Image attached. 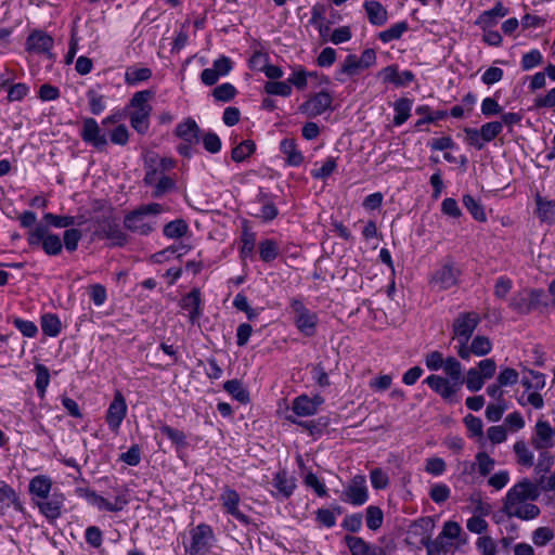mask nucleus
I'll list each match as a JSON object with an SVG mask.
<instances>
[{
    "label": "nucleus",
    "mask_w": 555,
    "mask_h": 555,
    "mask_svg": "<svg viewBox=\"0 0 555 555\" xmlns=\"http://www.w3.org/2000/svg\"><path fill=\"white\" fill-rule=\"evenodd\" d=\"M175 134L184 142L198 143L201 128L193 118L189 117L176 126Z\"/></svg>",
    "instance_id": "obj_25"
},
{
    "label": "nucleus",
    "mask_w": 555,
    "mask_h": 555,
    "mask_svg": "<svg viewBox=\"0 0 555 555\" xmlns=\"http://www.w3.org/2000/svg\"><path fill=\"white\" fill-rule=\"evenodd\" d=\"M154 95L155 92L152 90L138 91L127 105V108L131 109L129 113L130 125L139 134H145L150 129V116L153 109L150 101Z\"/></svg>",
    "instance_id": "obj_2"
},
{
    "label": "nucleus",
    "mask_w": 555,
    "mask_h": 555,
    "mask_svg": "<svg viewBox=\"0 0 555 555\" xmlns=\"http://www.w3.org/2000/svg\"><path fill=\"white\" fill-rule=\"evenodd\" d=\"M539 451H540V454H539L538 463L534 466V472H535L538 478L541 475L546 476V473H548L550 469L552 468V466L554 465V456L551 452H548L547 450H539Z\"/></svg>",
    "instance_id": "obj_55"
},
{
    "label": "nucleus",
    "mask_w": 555,
    "mask_h": 555,
    "mask_svg": "<svg viewBox=\"0 0 555 555\" xmlns=\"http://www.w3.org/2000/svg\"><path fill=\"white\" fill-rule=\"evenodd\" d=\"M451 490L444 483H436L431 487L429 491L430 499L437 503H444L450 498Z\"/></svg>",
    "instance_id": "obj_63"
},
{
    "label": "nucleus",
    "mask_w": 555,
    "mask_h": 555,
    "mask_svg": "<svg viewBox=\"0 0 555 555\" xmlns=\"http://www.w3.org/2000/svg\"><path fill=\"white\" fill-rule=\"evenodd\" d=\"M41 330L44 335L56 337L62 330V323L56 314L46 313L41 317Z\"/></svg>",
    "instance_id": "obj_40"
},
{
    "label": "nucleus",
    "mask_w": 555,
    "mask_h": 555,
    "mask_svg": "<svg viewBox=\"0 0 555 555\" xmlns=\"http://www.w3.org/2000/svg\"><path fill=\"white\" fill-rule=\"evenodd\" d=\"M502 512L509 518L516 517L521 520H531L540 515V508L532 503L503 504Z\"/></svg>",
    "instance_id": "obj_22"
},
{
    "label": "nucleus",
    "mask_w": 555,
    "mask_h": 555,
    "mask_svg": "<svg viewBox=\"0 0 555 555\" xmlns=\"http://www.w3.org/2000/svg\"><path fill=\"white\" fill-rule=\"evenodd\" d=\"M223 389L233 396L241 403L249 401V393L243 388L242 384L237 379H230L223 384Z\"/></svg>",
    "instance_id": "obj_47"
},
{
    "label": "nucleus",
    "mask_w": 555,
    "mask_h": 555,
    "mask_svg": "<svg viewBox=\"0 0 555 555\" xmlns=\"http://www.w3.org/2000/svg\"><path fill=\"white\" fill-rule=\"evenodd\" d=\"M212 537L210 526L206 524L197 525L191 531V544L189 547L190 555H204L209 547V539Z\"/></svg>",
    "instance_id": "obj_16"
},
{
    "label": "nucleus",
    "mask_w": 555,
    "mask_h": 555,
    "mask_svg": "<svg viewBox=\"0 0 555 555\" xmlns=\"http://www.w3.org/2000/svg\"><path fill=\"white\" fill-rule=\"evenodd\" d=\"M372 487L376 490L386 489L389 485V477L382 468H374L370 473Z\"/></svg>",
    "instance_id": "obj_62"
},
{
    "label": "nucleus",
    "mask_w": 555,
    "mask_h": 555,
    "mask_svg": "<svg viewBox=\"0 0 555 555\" xmlns=\"http://www.w3.org/2000/svg\"><path fill=\"white\" fill-rule=\"evenodd\" d=\"M10 504L15 508L22 507L15 490L4 481H0V505L9 506Z\"/></svg>",
    "instance_id": "obj_53"
},
{
    "label": "nucleus",
    "mask_w": 555,
    "mask_h": 555,
    "mask_svg": "<svg viewBox=\"0 0 555 555\" xmlns=\"http://www.w3.org/2000/svg\"><path fill=\"white\" fill-rule=\"evenodd\" d=\"M513 449L519 464L528 467L533 465V454L524 440L516 441Z\"/></svg>",
    "instance_id": "obj_54"
},
{
    "label": "nucleus",
    "mask_w": 555,
    "mask_h": 555,
    "mask_svg": "<svg viewBox=\"0 0 555 555\" xmlns=\"http://www.w3.org/2000/svg\"><path fill=\"white\" fill-rule=\"evenodd\" d=\"M479 323L480 317L476 312H463L457 315L453 322V333L460 345L469 341Z\"/></svg>",
    "instance_id": "obj_10"
},
{
    "label": "nucleus",
    "mask_w": 555,
    "mask_h": 555,
    "mask_svg": "<svg viewBox=\"0 0 555 555\" xmlns=\"http://www.w3.org/2000/svg\"><path fill=\"white\" fill-rule=\"evenodd\" d=\"M256 151V144L253 140L242 141L231 151V158L235 163H242Z\"/></svg>",
    "instance_id": "obj_42"
},
{
    "label": "nucleus",
    "mask_w": 555,
    "mask_h": 555,
    "mask_svg": "<svg viewBox=\"0 0 555 555\" xmlns=\"http://www.w3.org/2000/svg\"><path fill=\"white\" fill-rule=\"evenodd\" d=\"M281 152L286 156V163L289 166H299L304 162L301 152L297 150L294 139H283L280 143Z\"/></svg>",
    "instance_id": "obj_34"
},
{
    "label": "nucleus",
    "mask_w": 555,
    "mask_h": 555,
    "mask_svg": "<svg viewBox=\"0 0 555 555\" xmlns=\"http://www.w3.org/2000/svg\"><path fill=\"white\" fill-rule=\"evenodd\" d=\"M336 167V158L327 157L319 169H314L311 171V176L314 179H326L335 171Z\"/></svg>",
    "instance_id": "obj_61"
},
{
    "label": "nucleus",
    "mask_w": 555,
    "mask_h": 555,
    "mask_svg": "<svg viewBox=\"0 0 555 555\" xmlns=\"http://www.w3.org/2000/svg\"><path fill=\"white\" fill-rule=\"evenodd\" d=\"M91 505L98 507L100 511H107V512H119L121 511L127 504L128 499L125 493H119L115 496L114 502H109L102 495L98 494L95 491L93 494H91V498L89 502Z\"/></svg>",
    "instance_id": "obj_24"
},
{
    "label": "nucleus",
    "mask_w": 555,
    "mask_h": 555,
    "mask_svg": "<svg viewBox=\"0 0 555 555\" xmlns=\"http://www.w3.org/2000/svg\"><path fill=\"white\" fill-rule=\"evenodd\" d=\"M363 69L364 67L362 66L359 57L356 54H348L345 57L344 62L340 64V67L336 73L335 79L340 82H344V76L353 77Z\"/></svg>",
    "instance_id": "obj_31"
},
{
    "label": "nucleus",
    "mask_w": 555,
    "mask_h": 555,
    "mask_svg": "<svg viewBox=\"0 0 555 555\" xmlns=\"http://www.w3.org/2000/svg\"><path fill=\"white\" fill-rule=\"evenodd\" d=\"M529 378L533 383V391H531L528 396L526 401H522V399H518V402L521 405L530 404L534 409H542L544 405L543 397L539 393V390H542L546 385V376L544 373L534 371V370H526Z\"/></svg>",
    "instance_id": "obj_19"
},
{
    "label": "nucleus",
    "mask_w": 555,
    "mask_h": 555,
    "mask_svg": "<svg viewBox=\"0 0 555 555\" xmlns=\"http://www.w3.org/2000/svg\"><path fill=\"white\" fill-rule=\"evenodd\" d=\"M272 485L283 499H288L296 488L295 478L291 477L285 469L279 470L274 475Z\"/></svg>",
    "instance_id": "obj_29"
},
{
    "label": "nucleus",
    "mask_w": 555,
    "mask_h": 555,
    "mask_svg": "<svg viewBox=\"0 0 555 555\" xmlns=\"http://www.w3.org/2000/svg\"><path fill=\"white\" fill-rule=\"evenodd\" d=\"M54 40L43 30H34L29 34L26 40V50L36 54H44L49 59L52 57L51 50Z\"/></svg>",
    "instance_id": "obj_17"
},
{
    "label": "nucleus",
    "mask_w": 555,
    "mask_h": 555,
    "mask_svg": "<svg viewBox=\"0 0 555 555\" xmlns=\"http://www.w3.org/2000/svg\"><path fill=\"white\" fill-rule=\"evenodd\" d=\"M363 8L369 22L374 26H383L388 20L386 8L377 0L365 1Z\"/></svg>",
    "instance_id": "obj_30"
},
{
    "label": "nucleus",
    "mask_w": 555,
    "mask_h": 555,
    "mask_svg": "<svg viewBox=\"0 0 555 555\" xmlns=\"http://www.w3.org/2000/svg\"><path fill=\"white\" fill-rule=\"evenodd\" d=\"M160 433L165 435L177 448L188 447L186 435L177 428L169 425H163L159 428Z\"/></svg>",
    "instance_id": "obj_49"
},
{
    "label": "nucleus",
    "mask_w": 555,
    "mask_h": 555,
    "mask_svg": "<svg viewBox=\"0 0 555 555\" xmlns=\"http://www.w3.org/2000/svg\"><path fill=\"white\" fill-rule=\"evenodd\" d=\"M543 62L542 53L538 49H533L526 53L521 57L522 70H530L535 66H539Z\"/></svg>",
    "instance_id": "obj_60"
},
{
    "label": "nucleus",
    "mask_w": 555,
    "mask_h": 555,
    "mask_svg": "<svg viewBox=\"0 0 555 555\" xmlns=\"http://www.w3.org/2000/svg\"><path fill=\"white\" fill-rule=\"evenodd\" d=\"M442 367L449 378L433 374L429 375L424 383L444 401L452 403L456 401L455 395L461 390L464 384L462 364L454 357H448Z\"/></svg>",
    "instance_id": "obj_1"
},
{
    "label": "nucleus",
    "mask_w": 555,
    "mask_h": 555,
    "mask_svg": "<svg viewBox=\"0 0 555 555\" xmlns=\"http://www.w3.org/2000/svg\"><path fill=\"white\" fill-rule=\"evenodd\" d=\"M412 100L408 99V98H400L399 100H397L393 104V111H395V116H393V125L395 126H401L402 124H404L409 117H410V112H411V108H412Z\"/></svg>",
    "instance_id": "obj_36"
},
{
    "label": "nucleus",
    "mask_w": 555,
    "mask_h": 555,
    "mask_svg": "<svg viewBox=\"0 0 555 555\" xmlns=\"http://www.w3.org/2000/svg\"><path fill=\"white\" fill-rule=\"evenodd\" d=\"M104 236L109 240L112 246L122 247L128 243L127 234L120 229L119 224L114 220H106V223L102 227Z\"/></svg>",
    "instance_id": "obj_32"
},
{
    "label": "nucleus",
    "mask_w": 555,
    "mask_h": 555,
    "mask_svg": "<svg viewBox=\"0 0 555 555\" xmlns=\"http://www.w3.org/2000/svg\"><path fill=\"white\" fill-rule=\"evenodd\" d=\"M189 231V225L183 219H176L165 224L163 233L168 238H180Z\"/></svg>",
    "instance_id": "obj_43"
},
{
    "label": "nucleus",
    "mask_w": 555,
    "mask_h": 555,
    "mask_svg": "<svg viewBox=\"0 0 555 555\" xmlns=\"http://www.w3.org/2000/svg\"><path fill=\"white\" fill-rule=\"evenodd\" d=\"M236 93H237L236 88L230 82H224L222 85L217 86L211 92L214 99L217 102H224V103L233 100L235 98Z\"/></svg>",
    "instance_id": "obj_51"
},
{
    "label": "nucleus",
    "mask_w": 555,
    "mask_h": 555,
    "mask_svg": "<svg viewBox=\"0 0 555 555\" xmlns=\"http://www.w3.org/2000/svg\"><path fill=\"white\" fill-rule=\"evenodd\" d=\"M81 140L99 152H104L108 145L106 133L100 127L99 122L92 117L82 119V126L79 131Z\"/></svg>",
    "instance_id": "obj_7"
},
{
    "label": "nucleus",
    "mask_w": 555,
    "mask_h": 555,
    "mask_svg": "<svg viewBox=\"0 0 555 555\" xmlns=\"http://www.w3.org/2000/svg\"><path fill=\"white\" fill-rule=\"evenodd\" d=\"M554 429L547 421L538 420L534 426V434L531 437V444L535 450H547L554 447Z\"/></svg>",
    "instance_id": "obj_18"
},
{
    "label": "nucleus",
    "mask_w": 555,
    "mask_h": 555,
    "mask_svg": "<svg viewBox=\"0 0 555 555\" xmlns=\"http://www.w3.org/2000/svg\"><path fill=\"white\" fill-rule=\"evenodd\" d=\"M28 490L36 503V500H43L51 494L52 480L46 475H37L29 481Z\"/></svg>",
    "instance_id": "obj_26"
},
{
    "label": "nucleus",
    "mask_w": 555,
    "mask_h": 555,
    "mask_svg": "<svg viewBox=\"0 0 555 555\" xmlns=\"http://www.w3.org/2000/svg\"><path fill=\"white\" fill-rule=\"evenodd\" d=\"M541 491L535 482L529 479H522L514 485L506 493L503 504H518L527 501H534L539 498Z\"/></svg>",
    "instance_id": "obj_8"
},
{
    "label": "nucleus",
    "mask_w": 555,
    "mask_h": 555,
    "mask_svg": "<svg viewBox=\"0 0 555 555\" xmlns=\"http://www.w3.org/2000/svg\"><path fill=\"white\" fill-rule=\"evenodd\" d=\"M346 545L352 555H376L375 548L377 545H371L360 537L346 535Z\"/></svg>",
    "instance_id": "obj_33"
},
{
    "label": "nucleus",
    "mask_w": 555,
    "mask_h": 555,
    "mask_svg": "<svg viewBox=\"0 0 555 555\" xmlns=\"http://www.w3.org/2000/svg\"><path fill=\"white\" fill-rule=\"evenodd\" d=\"M415 113L417 115L424 116L423 118L418 119L415 124L416 128H421L425 124L434 122L437 120L444 119L448 115L447 111H435L431 112L430 107L428 105H421L417 106L415 109Z\"/></svg>",
    "instance_id": "obj_37"
},
{
    "label": "nucleus",
    "mask_w": 555,
    "mask_h": 555,
    "mask_svg": "<svg viewBox=\"0 0 555 555\" xmlns=\"http://www.w3.org/2000/svg\"><path fill=\"white\" fill-rule=\"evenodd\" d=\"M491 349L492 344L490 339L487 336L477 335L469 346L468 343L461 344L457 349V354L463 360H468L470 354L482 357L488 354Z\"/></svg>",
    "instance_id": "obj_21"
},
{
    "label": "nucleus",
    "mask_w": 555,
    "mask_h": 555,
    "mask_svg": "<svg viewBox=\"0 0 555 555\" xmlns=\"http://www.w3.org/2000/svg\"><path fill=\"white\" fill-rule=\"evenodd\" d=\"M507 14L508 9H506L502 2L499 1L491 10L485 11L479 15L478 20L476 21V25L486 30L495 26L498 24V20L506 16Z\"/></svg>",
    "instance_id": "obj_27"
},
{
    "label": "nucleus",
    "mask_w": 555,
    "mask_h": 555,
    "mask_svg": "<svg viewBox=\"0 0 555 555\" xmlns=\"http://www.w3.org/2000/svg\"><path fill=\"white\" fill-rule=\"evenodd\" d=\"M266 93L270 95L289 96L292 94V87L286 81H268L264 85Z\"/></svg>",
    "instance_id": "obj_56"
},
{
    "label": "nucleus",
    "mask_w": 555,
    "mask_h": 555,
    "mask_svg": "<svg viewBox=\"0 0 555 555\" xmlns=\"http://www.w3.org/2000/svg\"><path fill=\"white\" fill-rule=\"evenodd\" d=\"M8 87V101L15 102L22 101L29 92V87L26 83L18 82L9 86V80H2L0 88Z\"/></svg>",
    "instance_id": "obj_41"
},
{
    "label": "nucleus",
    "mask_w": 555,
    "mask_h": 555,
    "mask_svg": "<svg viewBox=\"0 0 555 555\" xmlns=\"http://www.w3.org/2000/svg\"><path fill=\"white\" fill-rule=\"evenodd\" d=\"M162 210L163 207L158 203L142 205L125 216L124 227L132 233L149 235L154 231L155 224V222L149 219V216H156Z\"/></svg>",
    "instance_id": "obj_3"
},
{
    "label": "nucleus",
    "mask_w": 555,
    "mask_h": 555,
    "mask_svg": "<svg viewBox=\"0 0 555 555\" xmlns=\"http://www.w3.org/2000/svg\"><path fill=\"white\" fill-rule=\"evenodd\" d=\"M43 219L47 222L46 225H50L56 229L65 228L66 230L69 227H74L76 222V217L74 216H59L52 212H47L43 216Z\"/></svg>",
    "instance_id": "obj_48"
},
{
    "label": "nucleus",
    "mask_w": 555,
    "mask_h": 555,
    "mask_svg": "<svg viewBox=\"0 0 555 555\" xmlns=\"http://www.w3.org/2000/svg\"><path fill=\"white\" fill-rule=\"evenodd\" d=\"M259 256L260 259L266 262H272L280 255L279 243L272 238H266L259 242Z\"/></svg>",
    "instance_id": "obj_35"
},
{
    "label": "nucleus",
    "mask_w": 555,
    "mask_h": 555,
    "mask_svg": "<svg viewBox=\"0 0 555 555\" xmlns=\"http://www.w3.org/2000/svg\"><path fill=\"white\" fill-rule=\"evenodd\" d=\"M293 412L298 416H311L315 414L314 405L307 395H301L293 400Z\"/></svg>",
    "instance_id": "obj_44"
},
{
    "label": "nucleus",
    "mask_w": 555,
    "mask_h": 555,
    "mask_svg": "<svg viewBox=\"0 0 555 555\" xmlns=\"http://www.w3.org/2000/svg\"><path fill=\"white\" fill-rule=\"evenodd\" d=\"M409 29V24L405 21L398 22L393 25H391L386 30H383L378 34V39L384 42L388 43L393 40H398L402 37V35Z\"/></svg>",
    "instance_id": "obj_39"
},
{
    "label": "nucleus",
    "mask_w": 555,
    "mask_h": 555,
    "mask_svg": "<svg viewBox=\"0 0 555 555\" xmlns=\"http://www.w3.org/2000/svg\"><path fill=\"white\" fill-rule=\"evenodd\" d=\"M463 205L473 216V218L477 221L485 222L487 220V215L485 212V208L481 203L475 199L472 195L465 194L463 196Z\"/></svg>",
    "instance_id": "obj_45"
},
{
    "label": "nucleus",
    "mask_w": 555,
    "mask_h": 555,
    "mask_svg": "<svg viewBox=\"0 0 555 555\" xmlns=\"http://www.w3.org/2000/svg\"><path fill=\"white\" fill-rule=\"evenodd\" d=\"M126 414L127 403L125 397L120 391H116L105 416L106 423L112 431H118Z\"/></svg>",
    "instance_id": "obj_12"
},
{
    "label": "nucleus",
    "mask_w": 555,
    "mask_h": 555,
    "mask_svg": "<svg viewBox=\"0 0 555 555\" xmlns=\"http://www.w3.org/2000/svg\"><path fill=\"white\" fill-rule=\"evenodd\" d=\"M82 238V232L79 229L70 228L64 231L63 233V247L68 253H74L78 248V244Z\"/></svg>",
    "instance_id": "obj_52"
},
{
    "label": "nucleus",
    "mask_w": 555,
    "mask_h": 555,
    "mask_svg": "<svg viewBox=\"0 0 555 555\" xmlns=\"http://www.w3.org/2000/svg\"><path fill=\"white\" fill-rule=\"evenodd\" d=\"M464 383L466 384L468 390L476 392L482 388L485 378L476 367H472L468 370Z\"/></svg>",
    "instance_id": "obj_58"
},
{
    "label": "nucleus",
    "mask_w": 555,
    "mask_h": 555,
    "mask_svg": "<svg viewBox=\"0 0 555 555\" xmlns=\"http://www.w3.org/2000/svg\"><path fill=\"white\" fill-rule=\"evenodd\" d=\"M289 307L292 320L298 332L306 337L314 336L319 324L318 313L311 311L300 299L297 298L291 299Z\"/></svg>",
    "instance_id": "obj_5"
},
{
    "label": "nucleus",
    "mask_w": 555,
    "mask_h": 555,
    "mask_svg": "<svg viewBox=\"0 0 555 555\" xmlns=\"http://www.w3.org/2000/svg\"><path fill=\"white\" fill-rule=\"evenodd\" d=\"M35 371H36L35 386H36V389H37L39 396L42 398L44 396L47 387L49 386V383H50V373H49L48 367L40 363L35 365Z\"/></svg>",
    "instance_id": "obj_50"
},
{
    "label": "nucleus",
    "mask_w": 555,
    "mask_h": 555,
    "mask_svg": "<svg viewBox=\"0 0 555 555\" xmlns=\"http://www.w3.org/2000/svg\"><path fill=\"white\" fill-rule=\"evenodd\" d=\"M340 500L353 506H361L369 500L366 478L363 475H356L344 488Z\"/></svg>",
    "instance_id": "obj_9"
},
{
    "label": "nucleus",
    "mask_w": 555,
    "mask_h": 555,
    "mask_svg": "<svg viewBox=\"0 0 555 555\" xmlns=\"http://www.w3.org/2000/svg\"><path fill=\"white\" fill-rule=\"evenodd\" d=\"M333 98L327 91H320L299 106V112L310 118L322 115L327 109H331Z\"/></svg>",
    "instance_id": "obj_11"
},
{
    "label": "nucleus",
    "mask_w": 555,
    "mask_h": 555,
    "mask_svg": "<svg viewBox=\"0 0 555 555\" xmlns=\"http://www.w3.org/2000/svg\"><path fill=\"white\" fill-rule=\"evenodd\" d=\"M152 77V70L149 67L130 66L125 73V82L128 86H135L139 82L146 81Z\"/></svg>",
    "instance_id": "obj_38"
},
{
    "label": "nucleus",
    "mask_w": 555,
    "mask_h": 555,
    "mask_svg": "<svg viewBox=\"0 0 555 555\" xmlns=\"http://www.w3.org/2000/svg\"><path fill=\"white\" fill-rule=\"evenodd\" d=\"M257 203L261 206L257 211L251 212L254 217L264 222L272 221L278 217L279 210L267 193L260 192L257 195Z\"/></svg>",
    "instance_id": "obj_28"
},
{
    "label": "nucleus",
    "mask_w": 555,
    "mask_h": 555,
    "mask_svg": "<svg viewBox=\"0 0 555 555\" xmlns=\"http://www.w3.org/2000/svg\"><path fill=\"white\" fill-rule=\"evenodd\" d=\"M545 294L541 288H525L515 293L509 300V308L519 314H529L540 307H547Z\"/></svg>",
    "instance_id": "obj_6"
},
{
    "label": "nucleus",
    "mask_w": 555,
    "mask_h": 555,
    "mask_svg": "<svg viewBox=\"0 0 555 555\" xmlns=\"http://www.w3.org/2000/svg\"><path fill=\"white\" fill-rule=\"evenodd\" d=\"M27 243L33 248L41 247L47 256H59L63 250L62 238L42 223H38L28 231Z\"/></svg>",
    "instance_id": "obj_4"
},
{
    "label": "nucleus",
    "mask_w": 555,
    "mask_h": 555,
    "mask_svg": "<svg viewBox=\"0 0 555 555\" xmlns=\"http://www.w3.org/2000/svg\"><path fill=\"white\" fill-rule=\"evenodd\" d=\"M220 501L227 514L231 515L243 525L250 524V518L238 508L241 498L236 490L224 487L220 494Z\"/></svg>",
    "instance_id": "obj_14"
},
{
    "label": "nucleus",
    "mask_w": 555,
    "mask_h": 555,
    "mask_svg": "<svg viewBox=\"0 0 555 555\" xmlns=\"http://www.w3.org/2000/svg\"><path fill=\"white\" fill-rule=\"evenodd\" d=\"M384 521V513L380 507L375 505H370L365 509V522L366 527L376 531L383 526Z\"/></svg>",
    "instance_id": "obj_46"
},
{
    "label": "nucleus",
    "mask_w": 555,
    "mask_h": 555,
    "mask_svg": "<svg viewBox=\"0 0 555 555\" xmlns=\"http://www.w3.org/2000/svg\"><path fill=\"white\" fill-rule=\"evenodd\" d=\"M65 495L60 491H53L43 500H36L40 513L49 520H55L62 515Z\"/></svg>",
    "instance_id": "obj_15"
},
{
    "label": "nucleus",
    "mask_w": 555,
    "mask_h": 555,
    "mask_svg": "<svg viewBox=\"0 0 555 555\" xmlns=\"http://www.w3.org/2000/svg\"><path fill=\"white\" fill-rule=\"evenodd\" d=\"M202 141L208 153L217 154L220 152L222 143L217 133L209 131L203 135Z\"/></svg>",
    "instance_id": "obj_64"
},
{
    "label": "nucleus",
    "mask_w": 555,
    "mask_h": 555,
    "mask_svg": "<svg viewBox=\"0 0 555 555\" xmlns=\"http://www.w3.org/2000/svg\"><path fill=\"white\" fill-rule=\"evenodd\" d=\"M502 130H503V122H499L496 120L486 122L479 129V131L483 138V141L486 143L494 140L498 135L501 134Z\"/></svg>",
    "instance_id": "obj_57"
},
{
    "label": "nucleus",
    "mask_w": 555,
    "mask_h": 555,
    "mask_svg": "<svg viewBox=\"0 0 555 555\" xmlns=\"http://www.w3.org/2000/svg\"><path fill=\"white\" fill-rule=\"evenodd\" d=\"M179 306L181 309L189 312V320L191 324L198 322L203 315V300L199 288H193L190 293L184 295Z\"/></svg>",
    "instance_id": "obj_20"
},
{
    "label": "nucleus",
    "mask_w": 555,
    "mask_h": 555,
    "mask_svg": "<svg viewBox=\"0 0 555 555\" xmlns=\"http://www.w3.org/2000/svg\"><path fill=\"white\" fill-rule=\"evenodd\" d=\"M242 247H241V257L243 259L249 257L254 253L255 243H256V234L248 230H244L241 236Z\"/></svg>",
    "instance_id": "obj_59"
},
{
    "label": "nucleus",
    "mask_w": 555,
    "mask_h": 555,
    "mask_svg": "<svg viewBox=\"0 0 555 555\" xmlns=\"http://www.w3.org/2000/svg\"><path fill=\"white\" fill-rule=\"evenodd\" d=\"M378 76L382 77L384 83H392L396 87H404L414 80V74L411 70L399 73L397 65H389L383 68Z\"/></svg>",
    "instance_id": "obj_23"
},
{
    "label": "nucleus",
    "mask_w": 555,
    "mask_h": 555,
    "mask_svg": "<svg viewBox=\"0 0 555 555\" xmlns=\"http://www.w3.org/2000/svg\"><path fill=\"white\" fill-rule=\"evenodd\" d=\"M460 273L454 263L448 261L434 273L430 283L438 291H446L457 284Z\"/></svg>",
    "instance_id": "obj_13"
}]
</instances>
